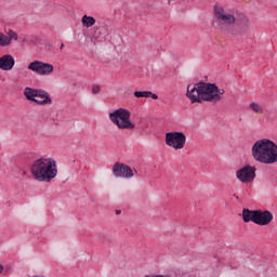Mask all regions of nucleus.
<instances>
[{
	"instance_id": "1",
	"label": "nucleus",
	"mask_w": 277,
	"mask_h": 277,
	"mask_svg": "<svg viewBox=\"0 0 277 277\" xmlns=\"http://www.w3.org/2000/svg\"><path fill=\"white\" fill-rule=\"evenodd\" d=\"M226 94V90L219 88L215 83L198 82L187 87L186 96L194 103H220L222 96Z\"/></svg>"
},
{
	"instance_id": "2",
	"label": "nucleus",
	"mask_w": 277,
	"mask_h": 277,
	"mask_svg": "<svg viewBox=\"0 0 277 277\" xmlns=\"http://www.w3.org/2000/svg\"><path fill=\"white\" fill-rule=\"evenodd\" d=\"M30 172L38 183H51L57 176V160L53 157H41L35 160Z\"/></svg>"
},
{
	"instance_id": "3",
	"label": "nucleus",
	"mask_w": 277,
	"mask_h": 277,
	"mask_svg": "<svg viewBox=\"0 0 277 277\" xmlns=\"http://www.w3.org/2000/svg\"><path fill=\"white\" fill-rule=\"evenodd\" d=\"M251 156L258 163H277V144L269 138L258 140L251 147Z\"/></svg>"
},
{
	"instance_id": "4",
	"label": "nucleus",
	"mask_w": 277,
	"mask_h": 277,
	"mask_svg": "<svg viewBox=\"0 0 277 277\" xmlns=\"http://www.w3.org/2000/svg\"><path fill=\"white\" fill-rule=\"evenodd\" d=\"M214 16L216 18L217 28L223 31V34H237V27L235 26L236 19L233 12L224 9L220 4L214 5Z\"/></svg>"
},
{
	"instance_id": "5",
	"label": "nucleus",
	"mask_w": 277,
	"mask_h": 277,
	"mask_svg": "<svg viewBox=\"0 0 277 277\" xmlns=\"http://www.w3.org/2000/svg\"><path fill=\"white\" fill-rule=\"evenodd\" d=\"M108 118L121 131H133L135 129V123L131 121V111L127 108H118L109 113Z\"/></svg>"
},
{
	"instance_id": "6",
	"label": "nucleus",
	"mask_w": 277,
	"mask_h": 277,
	"mask_svg": "<svg viewBox=\"0 0 277 277\" xmlns=\"http://www.w3.org/2000/svg\"><path fill=\"white\" fill-rule=\"evenodd\" d=\"M24 96L27 101L35 103L36 105H53V100H51V94L42 89H34L31 87H26L24 89Z\"/></svg>"
},
{
	"instance_id": "7",
	"label": "nucleus",
	"mask_w": 277,
	"mask_h": 277,
	"mask_svg": "<svg viewBox=\"0 0 277 277\" xmlns=\"http://www.w3.org/2000/svg\"><path fill=\"white\" fill-rule=\"evenodd\" d=\"M164 143L169 148H173V150H183L185 144H187V136L185 133L179 131L167 132L164 135Z\"/></svg>"
},
{
	"instance_id": "8",
	"label": "nucleus",
	"mask_w": 277,
	"mask_h": 277,
	"mask_svg": "<svg viewBox=\"0 0 277 277\" xmlns=\"http://www.w3.org/2000/svg\"><path fill=\"white\" fill-rule=\"evenodd\" d=\"M113 174L115 179H128L131 180L133 176H137V170L131 168L129 164L122 162H116L113 166Z\"/></svg>"
},
{
	"instance_id": "9",
	"label": "nucleus",
	"mask_w": 277,
	"mask_h": 277,
	"mask_svg": "<svg viewBox=\"0 0 277 277\" xmlns=\"http://www.w3.org/2000/svg\"><path fill=\"white\" fill-rule=\"evenodd\" d=\"M28 70L35 72L36 75H40L41 77H49L55 70L53 64H49L42 61H32L28 64Z\"/></svg>"
},
{
	"instance_id": "10",
	"label": "nucleus",
	"mask_w": 277,
	"mask_h": 277,
	"mask_svg": "<svg viewBox=\"0 0 277 277\" xmlns=\"http://www.w3.org/2000/svg\"><path fill=\"white\" fill-rule=\"evenodd\" d=\"M236 179H238L240 183H252V181L256 179V167L250 164L242 167L236 171Z\"/></svg>"
},
{
	"instance_id": "11",
	"label": "nucleus",
	"mask_w": 277,
	"mask_h": 277,
	"mask_svg": "<svg viewBox=\"0 0 277 277\" xmlns=\"http://www.w3.org/2000/svg\"><path fill=\"white\" fill-rule=\"evenodd\" d=\"M235 27L237 29V34H230L229 36H246V34L250 31L252 23L246 15H242L240 18L236 19Z\"/></svg>"
},
{
	"instance_id": "12",
	"label": "nucleus",
	"mask_w": 277,
	"mask_h": 277,
	"mask_svg": "<svg viewBox=\"0 0 277 277\" xmlns=\"http://www.w3.org/2000/svg\"><path fill=\"white\" fill-rule=\"evenodd\" d=\"M274 222V213L269 210H258L255 224L258 226H269Z\"/></svg>"
},
{
	"instance_id": "13",
	"label": "nucleus",
	"mask_w": 277,
	"mask_h": 277,
	"mask_svg": "<svg viewBox=\"0 0 277 277\" xmlns=\"http://www.w3.org/2000/svg\"><path fill=\"white\" fill-rule=\"evenodd\" d=\"M16 61L12 54H4L0 57V70L10 71L14 68Z\"/></svg>"
},
{
	"instance_id": "14",
	"label": "nucleus",
	"mask_w": 277,
	"mask_h": 277,
	"mask_svg": "<svg viewBox=\"0 0 277 277\" xmlns=\"http://www.w3.org/2000/svg\"><path fill=\"white\" fill-rule=\"evenodd\" d=\"M258 213L259 210H250L245 208L242 210V220L245 224H248L249 222H253V224H256Z\"/></svg>"
},
{
	"instance_id": "15",
	"label": "nucleus",
	"mask_w": 277,
	"mask_h": 277,
	"mask_svg": "<svg viewBox=\"0 0 277 277\" xmlns=\"http://www.w3.org/2000/svg\"><path fill=\"white\" fill-rule=\"evenodd\" d=\"M249 111H252L253 114L262 115L265 113V108L263 107V104L261 102L253 101L248 106Z\"/></svg>"
},
{
	"instance_id": "16",
	"label": "nucleus",
	"mask_w": 277,
	"mask_h": 277,
	"mask_svg": "<svg viewBox=\"0 0 277 277\" xmlns=\"http://www.w3.org/2000/svg\"><path fill=\"white\" fill-rule=\"evenodd\" d=\"M135 98H153L154 101H157L159 96L150 91H135L134 92Z\"/></svg>"
},
{
	"instance_id": "17",
	"label": "nucleus",
	"mask_w": 277,
	"mask_h": 277,
	"mask_svg": "<svg viewBox=\"0 0 277 277\" xmlns=\"http://www.w3.org/2000/svg\"><path fill=\"white\" fill-rule=\"evenodd\" d=\"M82 26L90 28L93 27V25H96V19L92 16L84 15L81 19Z\"/></svg>"
},
{
	"instance_id": "18",
	"label": "nucleus",
	"mask_w": 277,
	"mask_h": 277,
	"mask_svg": "<svg viewBox=\"0 0 277 277\" xmlns=\"http://www.w3.org/2000/svg\"><path fill=\"white\" fill-rule=\"evenodd\" d=\"M10 39L8 35L0 32V47H10Z\"/></svg>"
},
{
	"instance_id": "19",
	"label": "nucleus",
	"mask_w": 277,
	"mask_h": 277,
	"mask_svg": "<svg viewBox=\"0 0 277 277\" xmlns=\"http://www.w3.org/2000/svg\"><path fill=\"white\" fill-rule=\"evenodd\" d=\"M6 37L9 39L10 44H12V40H18V34H16V31L9 29L6 31Z\"/></svg>"
},
{
	"instance_id": "20",
	"label": "nucleus",
	"mask_w": 277,
	"mask_h": 277,
	"mask_svg": "<svg viewBox=\"0 0 277 277\" xmlns=\"http://www.w3.org/2000/svg\"><path fill=\"white\" fill-rule=\"evenodd\" d=\"M92 94H101V85L94 84L91 89Z\"/></svg>"
},
{
	"instance_id": "21",
	"label": "nucleus",
	"mask_w": 277,
	"mask_h": 277,
	"mask_svg": "<svg viewBox=\"0 0 277 277\" xmlns=\"http://www.w3.org/2000/svg\"><path fill=\"white\" fill-rule=\"evenodd\" d=\"M3 269H4L3 265L0 264V274H3Z\"/></svg>"
},
{
	"instance_id": "22",
	"label": "nucleus",
	"mask_w": 277,
	"mask_h": 277,
	"mask_svg": "<svg viewBox=\"0 0 277 277\" xmlns=\"http://www.w3.org/2000/svg\"><path fill=\"white\" fill-rule=\"evenodd\" d=\"M120 213H122V211L116 210V214H117V215H120Z\"/></svg>"
},
{
	"instance_id": "23",
	"label": "nucleus",
	"mask_w": 277,
	"mask_h": 277,
	"mask_svg": "<svg viewBox=\"0 0 277 277\" xmlns=\"http://www.w3.org/2000/svg\"><path fill=\"white\" fill-rule=\"evenodd\" d=\"M61 49H64V43L61 44Z\"/></svg>"
}]
</instances>
